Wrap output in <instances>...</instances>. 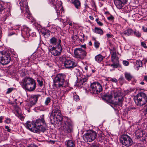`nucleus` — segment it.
I'll return each mask as SVG.
<instances>
[{"label": "nucleus", "mask_w": 147, "mask_h": 147, "mask_svg": "<svg viewBox=\"0 0 147 147\" xmlns=\"http://www.w3.org/2000/svg\"><path fill=\"white\" fill-rule=\"evenodd\" d=\"M44 115L40 116V119L36 120L35 123L27 121L25 124L26 127L30 131L40 134V132H44L46 130L47 125L44 119Z\"/></svg>", "instance_id": "f257e3e1"}, {"label": "nucleus", "mask_w": 147, "mask_h": 147, "mask_svg": "<svg viewBox=\"0 0 147 147\" xmlns=\"http://www.w3.org/2000/svg\"><path fill=\"white\" fill-rule=\"evenodd\" d=\"M20 84L24 89L29 91L34 90L36 87L34 80L30 77L23 79L20 82Z\"/></svg>", "instance_id": "f03ea898"}, {"label": "nucleus", "mask_w": 147, "mask_h": 147, "mask_svg": "<svg viewBox=\"0 0 147 147\" xmlns=\"http://www.w3.org/2000/svg\"><path fill=\"white\" fill-rule=\"evenodd\" d=\"M113 96H114L115 100V104L119 105H122L123 101V96L122 94L119 91H112L111 94H106L104 96V99L106 100L110 101Z\"/></svg>", "instance_id": "7ed1b4c3"}, {"label": "nucleus", "mask_w": 147, "mask_h": 147, "mask_svg": "<svg viewBox=\"0 0 147 147\" xmlns=\"http://www.w3.org/2000/svg\"><path fill=\"white\" fill-rule=\"evenodd\" d=\"M65 76L62 74H58L53 80L54 86L57 88H66L69 86L68 82L65 80Z\"/></svg>", "instance_id": "20e7f679"}, {"label": "nucleus", "mask_w": 147, "mask_h": 147, "mask_svg": "<svg viewBox=\"0 0 147 147\" xmlns=\"http://www.w3.org/2000/svg\"><path fill=\"white\" fill-rule=\"evenodd\" d=\"M134 100L136 105L141 106L147 102V96L145 93L140 92L134 97Z\"/></svg>", "instance_id": "39448f33"}, {"label": "nucleus", "mask_w": 147, "mask_h": 147, "mask_svg": "<svg viewBox=\"0 0 147 147\" xmlns=\"http://www.w3.org/2000/svg\"><path fill=\"white\" fill-rule=\"evenodd\" d=\"M60 110H55L50 115V119L51 121H56L61 122L63 119L62 115Z\"/></svg>", "instance_id": "423d86ee"}, {"label": "nucleus", "mask_w": 147, "mask_h": 147, "mask_svg": "<svg viewBox=\"0 0 147 147\" xmlns=\"http://www.w3.org/2000/svg\"><path fill=\"white\" fill-rule=\"evenodd\" d=\"M96 136V133L95 131L90 130L84 134L83 138L85 141L91 142L95 139Z\"/></svg>", "instance_id": "0eeeda50"}, {"label": "nucleus", "mask_w": 147, "mask_h": 147, "mask_svg": "<svg viewBox=\"0 0 147 147\" xmlns=\"http://www.w3.org/2000/svg\"><path fill=\"white\" fill-rule=\"evenodd\" d=\"M75 57L81 59H83L86 56L87 53L82 48H77L74 51Z\"/></svg>", "instance_id": "6e6552de"}, {"label": "nucleus", "mask_w": 147, "mask_h": 147, "mask_svg": "<svg viewBox=\"0 0 147 147\" xmlns=\"http://www.w3.org/2000/svg\"><path fill=\"white\" fill-rule=\"evenodd\" d=\"M10 61V56L3 51H0V62L4 65L8 64Z\"/></svg>", "instance_id": "1a4fd4ad"}, {"label": "nucleus", "mask_w": 147, "mask_h": 147, "mask_svg": "<svg viewBox=\"0 0 147 147\" xmlns=\"http://www.w3.org/2000/svg\"><path fill=\"white\" fill-rule=\"evenodd\" d=\"M90 91L94 94H98L102 90V87L98 82H94L91 85Z\"/></svg>", "instance_id": "9d476101"}, {"label": "nucleus", "mask_w": 147, "mask_h": 147, "mask_svg": "<svg viewBox=\"0 0 147 147\" xmlns=\"http://www.w3.org/2000/svg\"><path fill=\"white\" fill-rule=\"evenodd\" d=\"M21 1L20 3L21 9L22 10V11H26L25 13V15L27 16L28 18H31V14L29 11V8L26 0H24L23 2L22 1V0H21Z\"/></svg>", "instance_id": "9b49d317"}, {"label": "nucleus", "mask_w": 147, "mask_h": 147, "mask_svg": "<svg viewBox=\"0 0 147 147\" xmlns=\"http://www.w3.org/2000/svg\"><path fill=\"white\" fill-rule=\"evenodd\" d=\"M121 142L123 145L127 147L131 146L133 142L131 138L127 135L122 136L121 140Z\"/></svg>", "instance_id": "f8f14e48"}, {"label": "nucleus", "mask_w": 147, "mask_h": 147, "mask_svg": "<svg viewBox=\"0 0 147 147\" xmlns=\"http://www.w3.org/2000/svg\"><path fill=\"white\" fill-rule=\"evenodd\" d=\"M49 49L51 54L54 56H58L61 54L62 51V48L61 45L55 47H53Z\"/></svg>", "instance_id": "ddd939ff"}, {"label": "nucleus", "mask_w": 147, "mask_h": 147, "mask_svg": "<svg viewBox=\"0 0 147 147\" xmlns=\"http://www.w3.org/2000/svg\"><path fill=\"white\" fill-rule=\"evenodd\" d=\"M77 64L73 60L67 59L64 63V65L65 67L70 69H72Z\"/></svg>", "instance_id": "4468645a"}, {"label": "nucleus", "mask_w": 147, "mask_h": 147, "mask_svg": "<svg viewBox=\"0 0 147 147\" xmlns=\"http://www.w3.org/2000/svg\"><path fill=\"white\" fill-rule=\"evenodd\" d=\"M63 126L65 131L67 133H71L72 131L73 126L71 123L67 121H65Z\"/></svg>", "instance_id": "2eb2a0df"}, {"label": "nucleus", "mask_w": 147, "mask_h": 147, "mask_svg": "<svg viewBox=\"0 0 147 147\" xmlns=\"http://www.w3.org/2000/svg\"><path fill=\"white\" fill-rule=\"evenodd\" d=\"M127 1V0H114L115 6L119 9H121Z\"/></svg>", "instance_id": "dca6fc26"}, {"label": "nucleus", "mask_w": 147, "mask_h": 147, "mask_svg": "<svg viewBox=\"0 0 147 147\" xmlns=\"http://www.w3.org/2000/svg\"><path fill=\"white\" fill-rule=\"evenodd\" d=\"M61 40L60 39L58 40L56 38L53 37L50 39L49 40L50 43L52 45L58 46L61 45Z\"/></svg>", "instance_id": "f3484780"}, {"label": "nucleus", "mask_w": 147, "mask_h": 147, "mask_svg": "<svg viewBox=\"0 0 147 147\" xmlns=\"http://www.w3.org/2000/svg\"><path fill=\"white\" fill-rule=\"evenodd\" d=\"M74 69V71L76 74L77 76V78L78 79V77H80L81 76L82 73L80 71L81 68L80 67L77 66V65L75 66L73 69Z\"/></svg>", "instance_id": "a211bd4d"}, {"label": "nucleus", "mask_w": 147, "mask_h": 147, "mask_svg": "<svg viewBox=\"0 0 147 147\" xmlns=\"http://www.w3.org/2000/svg\"><path fill=\"white\" fill-rule=\"evenodd\" d=\"M40 96L39 95H33L31 96L30 101V102H33V104H36V103L38 98Z\"/></svg>", "instance_id": "6ab92c4d"}, {"label": "nucleus", "mask_w": 147, "mask_h": 147, "mask_svg": "<svg viewBox=\"0 0 147 147\" xmlns=\"http://www.w3.org/2000/svg\"><path fill=\"white\" fill-rule=\"evenodd\" d=\"M111 59L112 61L113 62H115V61H117L118 60V58L116 57V52L115 51L111 50Z\"/></svg>", "instance_id": "aec40b11"}, {"label": "nucleus", "mask_w": 147, "mask_h": 147, "mask_svg": "<svg viewBox=\"0 0 147 147\" xmlns=\"http://www.w3.org/2000/svg\"><path fill=\"white\" fill-rule=\"evenodd\" d=\"M94 32L102 35L103 34V32L102 30L100 28L95 27L93 30Z\"/></svg>", "instance_id": "412c9836"}, {"label": "nucleus", "mask_w": 147, "mask_h": 147, "mask_svg": "<svg viewBox=\"0 0 147 147\" xmlns=\"http://www.w3.org/2000/svg\"><path fill=\"white\" fill-rule=\"evenodd\" d=\"M80 80L77 85L79 87H81V85L84 84V83L87 81L88 80V79L86 78H80Z\"/></svg>", "instance_id": "4be33fe9"}, {"label": "nucleus", "mask_w": 147, "mask_h": 147, "mask_svg": "<svg viewBox=\"0 0 147 147\" xmlns=\"http://www.w3.org/2000/svg\"><path fill=\"white\" fill-rule=\"evenodd\" d=\"M104 58L103 56L99 54L96 55L95 57V61L98 63H100L103 60Z\"/></svg>", "instance_id": "5701e85b"}, {"label": "nucleus", "mask_w": 147, "mask_h": 147, "mask_svg": "<svg viewBox=\"0 0 147 147\" xmlns=\"http://www.w3.org/2000/svg\"><path fill=\"white\" fill-rule=\"evenodd\" d=\"M124 76L126 79L129 81L134 79L133 77L129 73L125 72L124 74Z\"/></svg>", "instance_id": "b1692460"}, {"label": "nucleus", "mask_w": 147, "mask_h": 147, "mask_svg": "<svg viewBox=\"0 0 147 147\" xmlns=\"http://www.w3.org/2000/svg\"><path fill=\"white\" fill-rule=\"evenodd\" d=\"M57 8L55 9L56 10V13H57V15L58 17H59V16H61V15H60V13H62V12H64L63 9V7H59L58 8V10H57Z\"/></svg>", "instance_id": "393cba45"}, {"label": "nucleus", "mask_w": 147, "mask_h": 147, "mask_svg": "<svg viewBox=\"0 0 147 147\" xmlns=\"http://www.w3.org/2000/svg\"><path fill=\"white\" fill-rule=\"evenodd\" d=\"M136 135L137 138H139L144 137V134L143 131L141 130H139L137 131Z\"/></svg>", "instance_id": "a878e982"}, {"label": "nucleus", "mask_w": 147, "mask_h": 147, "mask_svg": "<svg viewBox=\"0 0 147 147\" xmlns=\"http://www.w3.org/2000/svg\"><path fill=\"white\" fill-rule=\"evenodd\" d=\"M67 147H74L75 146L74 142L72 140H68L67 142Z\"/></svg>", "instance_id": "bb28decb"}, {"label": "nucleus", "mask_w": 147, "mask_h": 147, "mask_svg": "<svg viewBox=\"0 0 147 147\" xmlns=\"http://www.w3.org/2000/svg\"><path fill=\"white\" fill-rule=\"evenodd\" d=\"M35 104H33V102H30V101L29 102L28 104V105L27 106L26 109L27 110L28 112H30L31 111L30 110L31 108L33 106L35 105Z\"/></svg>", "instance_id": "cd10ccee"}, {"label": "nucleus", "mask_w": 147, "mask_h": 147, "mask_svg": "<svg viewBox=\"0 0 147 147\" xmlns=\"http://www.w3.org/2000/svg\"><path fill=\"white\" fill-rule=\"evenodd\" d=\"M104 18H113V17L112 15H111L108 12H105L103 16Z\"/></svg>", "instance_id": "c85d7f7f"}, {"label": "nucleus", "mask_w": 147, "mask_h": 147, "mask_svg": "<svg viewBox=\"0 0 147 147\" xmlns=\"http://www.w3.org/2000/svg\"><path fill=\"white\" fill-rule=\"evenodd\" d=\"M73 3L77 9L79 8L80 6V3L78 0H75Z\"/></svg>", "instance_id": "c756f323"}, {"label": "nucleus", "mask_w": 147, "mask_h": 147, "mask_svg": "<svg viewBox=\"0 0 147 147\" xmlns=\"http://www.w3.org/2000/svg\"><path fill=\"white\" fill-rule=\"evenodd\" d=\"M133 32V30L131 29H129L123 32L124 34L128 36L131 34Z\"/></svg>", "instance_id": "7c9ffc66"}, {"label": "nucleus", "mask_w": 147, "mask_h": 147, "mask_svg": "<svg viewBox=\"0 0 147 147\" xmlns=\"http://www.w3.org/2000/svg\"><path fill=\"white\" fill-rule=\"evenodd\" d=\"M142 66V61L140 60H137L136 64L135 65V66L137 67H140Z\"/></svg>", "instance_id": "2f4dec72"}, {"label": "nucleus", "mask_w": 147, "mask_h": 147, "mask_svg": "<svg viewBox=\"0 0 147 147\" xmlns=\"http://www.w3.org/2000/svg\"><path fill=\"white\" fill-rule=\"evenodd\" d=\"M113 64H111V66H112L114 68H117L119 66L118 60L117 61H115V62Z\"/></svg>", "instance_id": "473e14b6"}, {"label": "nucleus", "mask_w": 147, "mask_h": 147, "mask_svg": "<svg viewBox=\"0 0 147 147\" xmlns=\"http://www.w3.org/2000/svg\"><path fill=\"white\" fill-rule=\"evenodd\" d=\"M73 97L74 99L76 101H77L79 100V96L77 95L76 93H74L73 94Z\"/></svg>", "instance_id": "72a5a7b5"}, {"label": "nucleus", "mask_w": 147, "mask_h": 147, "mask_svg": "<svg viewBox=\"0 0 147 147\" xmlns=\"http://www.w3.org/2000/svg\"><path fill=\"white\" fill-rule=\"evenodd\" d=\"M51 98H50L48 97L47 98L45 101V105H47L51 102Z\"/></svg>", "instance_id": "f704fd0d"}, {"label": "nucleus", "mask_w": 147, "mask_h": 147, "mask_svg": "<svg viewBox=\"0 0 147 147\" xmlns=\"http://www.w3.org/2000/svg\"><path fill=\"white\" fill-rule=\"evenodd\" d=\"M37 81L38 82V85L40 86V87H42V86L43 84V81L40 79H38L37 80Z\"/></svg>", "instance_id": "c9c22d12"}, {"label": "nucleus", "mask_w": 147, "mask_h": 147, "mask_svg": "<svg viewBox=\"0 0 147 147\" xmlns=\"http://www.w3.org/2000/svg\"><path fill=\"white\" fill-rule=\"evenodd\" d=\"M100 43L98 41L95 40L94 43V46L95 47L98 48L99 47Z\"/></svg>", "instance_id": "e433bc0d"}, {"label": "nucleus", "mask_w": 147, "mask_h": 147, "mask_svg": "<svg viewBox=\"0 0 147 147\" xmlns=\"http://www.w3.org/2000/svg\"><path fill=\"white\" fill-rule=\"evenodd\" d=\"M110 81H111L114 83H116L117 82V80L115 78H109Z\"/></svg>", "instance_id": "4c0bfd02"}, {"label": "nucleus", "mask_w": 147, "mask_h": 147, "mask_svg": "<svg viewBox=\"0 0 147 147\" xmlns=\"http://www.w3.org/2000/svg\"><path fill=\"white\" fill-rule=\"evenodd\" d=\"M96 21L99 25L100 26H102L103 25V24L99 21V19H96Z\"/></svg>", "instance_id": "58836bf2"}, {"label": "nucleus", "mask_w": 147, "mask_h": 147, "mask_svg": "<svg viewBox=\"0 0 147 147\" xmlns=\"http://www.w3.org/2000/svg\"><path fill=\"white\" fill-rule=\"evenodd\" d=\"M14 89L13 88H9L7 89V90L6 92L7 94H9L11 93Z\"/></svg>", "instance_id": "ea45409f"}, {"label": "nucleus", "mask_w": 147, "mask_h": 147, "mask_svg": "<svg viewBox=\"0 0 147 147\" xmlns=\"http://www.w3.org/2000/svg\"><path fill=\"white\" fill-rule=\"evenodd\" d=\"M123 63L125 66H128L129 65V62L127 61H123Z\"/></svg>", "instance_id": "a19ab883"}, {"label": "nucleus", "mask_w": 147, "mask_h": 147, "mask_svg": "<svg viewBox=\"0 0 147 147\" xmlns=\"http://www.w3.org/2000/svg\"><path fill=\"white\" fill-rule=\"evenodd\" d=\"M79 38V36L77 35H75L72 37V38L74 40H77Z\"/></svg>", "instance_id": "79ce46f5"}, {"label": "nucleus", "mask_w": 147, "mask_h": 147, "mask_svg": "<svg viewBox=\"0 0 147 147\" xmlns=\"http://www.w3.org/2000/svg\"><path fill=\"white\" fill-rule=\"evenodd\" d=\"M101 146L100 145L98 144H92L90 147H101Z\"/></svg>", "instance_id": "37998d69"}, {"label": "nucleus", "mask_w": 147, "mask_h": 147, "mask_svg": "<svg viewBox=\"0 0 147 147\" xmlns=\"http://www.w3.org/2000/svg\"><path fill=\"white\" fill-rule=\"evenodd\" d=\"M141 45L143 47L145 48H147V46H146V43L144 42H141Z\"/></svg>", "instance_id": "c03bdc74"}, {"label": "nucleus", "mask_w": 147, "mask_h": 147, "mask_svg": "<svg viewBox=\"0 0 147 147\" xmlns=\"http://www.w3.org/2000/svg\"><path fill=\"white\" fill-rule=\"evenodd\" d=\"M91 4L92 6L94 7V8H96V5L95 2L94 1H92L91 2Z\"/></svg>", "instance_id": "a18cd8bd"}, {"label": "nucleus", "mask_w": 147, "mask_h": 147, "mask_svg": "<svg viewBox=\"0 0 147 147\" xmlns=\"http://www.w3.org/2000/svg\"><path fill=\"white\" fill-rule=\"evenodd\" d=\"M11 120L10 119L7 118L6 119V120L5 121V123L9 124L10 123Z\"/></svg>", "instance_id": "49530a36"}, {"label": "nucleus", "mask_w": 147, "mask_h": 147, "mask_svg": "<svg viewBox=\"0 0 147 147\" xmlns=\"http://www.w3.org/2000/svg\"><path fill=\"white\" fill-rule=\"evenodd\" d=\"M144 110L146 114H147V105H146L144 106Z\"/></svg>", "instance_id": "de8ad7c7"}, {"label": "nucleus", "mask_w": 147, "mask_h": 147, "mask_svg": "<svg viewBox=\"0 0 147 147\" xmlns=\"http://www.w3.org/2000/svg\"><path fill=\"white\" fill-rule=\"evenodd\" d=\"M28 30V32L29 31V30L28 29H27ZM24 34H26V36L28 37L29 36H30V33H29V32H25V31H24Z\"/></svg>", "instance_id": "09e8293b"}, {"label": "nucleus", "mask_w": 147, "mask_h": 147, "mask_svg": "<svg viewBox=\"0 0 147 147\" xmlns=\"http://www.w3.org/2000/svg\"><path fill=\"white\" fill-rule=\"evenodd\" d=\"M135 34L137 37H140L141 36V34L139 32H135Z\"/></svg>", "instance_id": "8fccbe9b"}, {"label": "nucleus", "mask_w": 147, "mask_h": 147, "mask_svg": "<svg viewBox=\"0 0 147 147\" xmlns=\"http://www.w3.org/2000/svg\"><path fill=\"white\" fill-rule=\"evenodd\" d=\"M5 128L6 129V130L7 131L9 132L11 131V129L9 128V127L8 126H5Z\"/></svg>", "instance_id": "3c124183"}, {"label": "nucleus", "mask_w": 147, "mask_h": 147, "mask_svg": "<svg viewBox=\"0 0 147 147\" xmlns=\"http://www.w3.org/2000/svg\"><path fill=\"white\" fill-rule=\"evenodd\" d=\"M138 16H139L138 14L136 13V14H134V15H133L132 16V17L133 18H139Z\"/></svg>", "instance_id": "603ef678"}, {"label": "nucleus", "mask_w": 147, "mask_h": 147, "mask_svg": "<svg viewBox=\"0 0 147 147\" xmlns=\"http://www.w3.org/2000/svg\"><path fill=\"white\" fill-rule=\"evenodd\" d=\"M43 34H44V35H46V34H48L49 35H50V32L48 30H47V31H46L45 32L43 33Z\"/></svg>", "instance_id": "864d4df0"}, {"label": "nucleus", "mask_w": 147, "mask_h": 147, "mask_svg": "<svg viewBox=\"0 0 147 147\" xmlns=\"http://www.w3.org/2000/svg\"><path fill=\"white\" fill-rule=\"evenodd\" d=\"M142 29L143 31L145 32H147V28H146L144 27V26H143Z\"/></svg>", "instance_id": "5fc2aeb1"}, {"label": "nucleus", "mask_w": 147, "mask_h": 147, "mask_svg": "<svg viewBox=\"0 0 147 147\" xmlns=\"http://www.w3.org/2000/svg\"><path fill=\"white\" fill-rule=\"evenodd\" d=\"M107 36L108 38H109L112 37V35L111 34H107Z\"/></svg>", "instance_id": "6e6d98bb"}, {"label": "nucleus", "mask_w": 147, "mask_h": 147, "mask_svg": "<svg viewBox=\"0 0 147 147\" xmlns=\"http://www.w3.org/2000/svg\"><path fill=\"white\" fill-rule=\"evenodd\" d=\"M84 69L86 71H84L85 72L87 73L88 70V67L87 66H86L84 67Z\"/></svg>", "instance_id": "4d7b16f0"}, {"label": "nucleus", "mask_w": 147, "mask_h": 147, "mask_svg": "<svg viewBox=\"0 0 147 147\" xmlns=\"http://www.w3.org/2000/svg\"><path fill=\"white\" fill-rule=\"evenodd\" d=\"M3 119V117L2 116L0 117V123H2V120Z\"/></svg>", "instance_id": "13d9d810"}, {"label": "nucleus", "mask_w": 147, "mask_h": 147, "mask_svg": "<svg viewBox=\"0 0 147 147\" xmlns=\"http://www.w3.org/2000/svg\"><path fill=\"white\" fill-rule=\"evenodd\" d=\"M130 110H136V108L134 107H131L130 109Z\"/></svg>", "instance_id": "bf43d9fd"}, {"label": "nucleus", "mask_w": 147, "mask_h": 147, "mask_svg": "<svg viewBox=\"0 0 147 147\" xmlns=\"http://www.w3.org/2000/svg\"><path fill=\"white\" fill-rule=\"evenodd\" d=\"M3 8L0 5V12H1L3 11Z\"/></svg>", "instance_id": "052dcab7"}, {"label": "nucleus", "mask_w": 147, "mask_h": 147, "mask_svg": "<svg viewBox=\"0 0 147 147\" xmlns=\"http://www.w3.org/2000/svg\"><path fill=\"white\" fill-rule=\"evenodd\" d=\"M82 107V106L81 105L77 107V109H81Z\"/></svg>", "instance_id": "680f3d73"}, {"label": "nucleus", "mask_w": 147, "mask_h": 147, "mask_svg": "<svg viewBox=\"0 0 147 147\" xmlns=\"http://www.w3.org/2000/svg\"><path fill=\"white\" fill-rule=\"evenodd\" d=\"M14 34V33H13V32H10L9 34V36H11V35H12L13 34Z\"/></svg>", "instance_id": "e2e57ef3"}, {"label": "nucleus", "mask_w": 147, "mask_h": 147, "mask_svg": "<svg viewBox=\"0 0 147 147\" xmlns=\"http://www.w3.org/2000/svg\"><path fill=\"white\" fill-rule=\"evenodd\" d=\"M67 1H69V2L71 3H73L75 0H67Z\"/></svg>", "instance_id": "0e129e2a"}, {"label": "nucleus", "mask_w": 147, "mask_h": 147, "mask_svg": "<svg viewBox=\"0 0 147 147\" xmlns=\"http://www.w3.org/2000/svg\"><path fill=\"white\" fill-rule=\"evenodd\" d=\"M37 26L39 28V29H40V28H42L41 26L39 24Z\"/></svg>", "instance_id": "69168bd1"}, {"label": "nucleus", "mask_w": 147, "mask_h": 147, "mask_svg": "<svg viewBox=\"0 0 147 147\" xmlns=\"http://www.w3.org/2000/svg\"><path fill=\"white\" fill-rule=\"evenodd\" d=\"M81 47L83 48H86V46L85 45H82L81 46Z\"/></svg>", "instance_id": "338daca9"}, {"label": "nucleus", "mask_w": 147, "mask_h": 147, "mask_svg": "<svg viewBox=\"0 0 147 147\" xmlns=\"http://www.w3.org/2000/svg\"><path fill=\"white\" fill-rule=\"evenodd\" d=\"M144 80H147V76H145L144 77Z\"/></svg>", "instance_id": "774afa93"}]
</instances>
